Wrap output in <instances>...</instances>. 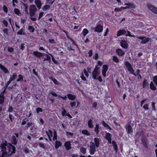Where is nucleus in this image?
I'll use <instances>...</instances> for the list:
<instances>
[{
  "mask_svg": "<svg viewBox=\"0 0 157 157\" xmlns=\"http://www.w3.org/2000/svg\"><path fill=\"white\" fill-rule=\"evenodd\" d=\"M124 5H126V6L125 7H121V9H123V10H124L125 9L129 8H135V6L133 5V4H132L131 3H125Z\"/></svg>",
  "mask_w": 157,
  "mask_h": 157,
  "instance_id": "nucleus-8",
  "label": "nucleus"
},
{
  "mask_svg": "<svg viewBox=\"0 0 157 157\" xmlns=\"http://www.w3.org/2000/svg\"><path fill=\"white\" fill-rule=\"evenodd\" d=\"M96 146L94 143L91 141L90 145V153L91 155H93L96 151Z\"/></svg>",
  "mask_w": 157,
  "mask_h": 157,
  "instance_id": "nucleus-5",
  "label": "nucleus"
},
{
  "mask_svg": "<svg viewBox=\"0 0 157 157\" xmlns=\"http://www.w3.org/2000/svg\"><path fill=\"white\" fill-rule=\"evenodd\" d=\"M50 94L52 95L53 96H55V97H56L58 96V95L57 94L53 91L49 92V94L50 95Z\"/></svg>",
  "mask_w": 157,
  "mask_h": 157,
  "instance_id": "nucleus-51",
  "label": "nucleus"
},
{
  "mask_svg": "<svg viewBox=\"0 0 157 157\" xmlns=\"http://www.w3.org/2000/svg\"><path fill=\"white\" fill-rule=\"evenodd\" d=\"M147 8L151 11L155 8L153 6L149 4H147Z\"/></svg>",
  "mask_w": 157,
  "mask_h": 157,
  "instance_id": "nucleus-36",
  "label": "nucleus"
},
{
  "mask_svg": "<svg viewBox=\"0 0 157 157\" xmlns=\"http://www.w3.org/2000/svg\"><path fill=\"white\" fill-rule=\"evenodd\" d=\"M83 72H84L85 75L87 77H88L89 76V74L88 73L86 69H84L83 70Z\"/></svg>",
  "mask_w": 157,
  "mask_h": 157,
  "instance_id": "nucleus-59",
  "label": "nucleus"
},
{
  "mask_svg": "<svg viewBox=\"0 0 157 157\" xmlns=\"http://www.w3.org/2000/svg\"><path fill=\"white\" fill-rule=\"evenodd\" d=\"M101 123L103 124L104 126L105 127L107 128L109 126L108 124L106 123L104 121H102Z\"/></svg>",
  "mask_w": 157,
  "mask_h": 157,
  "instance_id": "nucleus-54",
  "label": "nucleus"
},
{
  "mask_svg": "<svg viewBox=\"0 0 157 157\" xmlns=\"http://www.w3.org/2000/svg\"><path fill=\"white\" fill-rule=\"evenodd\" d=\"M2 23L6 27L7 26L8 23L7 21L4 20L2 21Z\"/></svg>",
  "mask_w": 157,
  "mask_h": 157,
  "instance_id": "nucleus-61",
  "label": "nucleus"
},
{
  "mask_svg": "<svg viewBox=\"0 0 157 157\" xmlns=\"http://www.w3.org/2000/svg\"><path fill=\"white\" fill-rule=\"evenodd\" d=\"M14 49L12 47H8V51L10 52H13Z\"/></svg>",
  "mask_w": 157,
  "mask_h": 157,
  "instance_id": "nucleus-50",
  "label": "nucleus"
},
{
  "mask_svg": "<svg viewBox=\"0 0 157 157\" xmlns=\"http://www.w3.org/2000/svg\"><path fill=\"white\" fill-rule=\"evenodd\" d=\"M61 143L60 141L58 140H56L55 142V147L56 149H58L59 147L61 146Z\"/></svg>",
  "mask_w": 157,
  "mask_h": 157,
  "instance_id": "nucleus-25",
  "label": "nucleus"
},
{
  "mask_svg": "<svg viewBox=\"0 0 157 157\" xmlns=\"http://www.w3.org/2000/svg\"><path fill=\"white\" fill-rule=\"evenodd\" d=\"M126 128L128 130V133H130L133 131V129L130 124H126L125 126Z\"/></svg>",
  "mask_w": 157,
  "mask_h": 157,
  "instance_id": "nucleus-12",
  "label": "nucleus"
},
{
  "mask_svg": "<svg viewBox=\"0 0 157 157\" xmlns=\"http://www.w3.org/2000/svg\"><path fill=\"white\" fill-rule=\"evenodd\" d=\"M113 61H114V62L118 63L119 62V60L118 59V58L116 56H113Z\"/></svg>",
  "mask_w": 157,
  "mask_h": 157,
  "instance_id": "nucleus-44",
  "label": "nucleus"
},
{
  "mask_svg": "<svg viewBox=\"0 0 157 157\" xmlns=\"http://www.w3.org/2000/svg\"><path fill=\"white\" fill-rule=\"evenodd\" d=\"M68 98L71 100H73L76 98V96L71 94H69L67 95Z\"/></svg>",
  "mask_w": 157,
  "mask_h": 157,
  "instance_id": "nucleus-20",
  "label": "nucleus"
},
{
  "mask_svg": "<svg viewBox=\"0 0 157 157\" xmlns=\"http://www.w3.org/2000/svg\"><path fill=\"white\" fill-rule=\"evenodd\" d=\"M148 85L149 83L147 82V80L146 79H144L143 84V88H147Z\"/></svg>",
  "mask_w": 157,
  "mask_h": 157,
  "instance_id": "nucleus-22",
  "label": "nucleus"
},
{
  "mask_svg": "<svg viewBox=\"0 0 157 157\" xmlns=\"http://www.w3.org/2000/svg\"><path fill=\"white\" fill-rule=\"evenodd\" d=\"M2 152L0 157L7 156L15 153L16 149L14 146L10 143H7L5 140H3L0 145Z\"/></svg>",
  "mask_w": 157,
  "mask_h": 157,
  "instance_id": "nucleus-1",
  "label": "nucleus"
},
{
  "mask_svg": "<svg viewBox=\"0 0 157 157\" xmlns=\"http://www.w3.org/2000/svg\"><path fill=\"white\" fill-rule=\"evenodd\" d=\"M88 124L89 128H92L94 127V125L93 124V120H89L88 121Z\"/></svg>",
  "mask_w": 157,
  "mask_h": 157,
  "instance_id": "nucleus-26",
  "label": "nucleus"
},
{
  "mask_svg": "<svg viewBox=\"0 0 157 157\" xmlns=\"http://www.w3.org/2000/svg\"><path fill=\"white\" fill-rule=\"evenodd\" d=\"M153 81L157 86V75L153 77Z\"/></svg>",
  "mask_w": 157,
  "mask_h": 157,
  "instance_id": "nucleus-39",
  "label": "nucleus"
},
{
  "mask_svg": "<svg viewBox=\"0 0 157 157\" xmlns=\"http://www.w3.org/2000/svg\"><path fill=\"white\" fill-rule=\"evenodd\" d=\"M121 45L123 48L126 49L128 47V44L126 41L122 40L121 42Z\"/></svg>",
  "mask_w": 157,
  "mask_h": 157,
  "instance_id": "nucleus-13",
  "label": "nucleus"
},
{
  "mask_svg": "<svg viewBox=\"0 0 157 157\" xmlns=\"http://www.w3.org/2000/svg\"><path fill=\"white\" fill-rule=\"evenodd\" d=\"M70 105L71 107H75V106L76 105V102L74 101L73 102H71L70 103Z\"/></svg>",
  "mask_w": 157,
  "mask_h": 157,
  "instance_id": "nucleus-57",
  "label": "nucleus"
},
{
  "mask_svg": "<svg viewBox=\"0 0 157 157\" xmlns=\"http://www.w3.org/2000/svg\"><path fill=\"white\" fill-rule=\"evenodd\" d=\"M80 151L83 154H85L86 153V149L84 147H81L80 149Z\"/></svg>",
  "mask_w": 157,
  "mask_h": 157,
  "instance_id": "nucleus-43",
  "label": "nucleus"
},
{
  "mask_svg": "<svg viewBox=\"0 0 157 157\" xmlns=\"http://www.w3.org/2000/svg\"><path fill=\"white\" fill-rule=\"evenodd\" d=\"M44 55L46 56L47 58L45 59L44 60H47L49 62H50L51 61L50 57L47 54H44Z\"/></svg>",
  "mask_w": 157,
  "mask_h": 157,
  "instance_id": "nucleus-45",
  "label": "nucleus"
},
{
  "mask_svg": "<svg viewBox=\"0 0 157 157\" xmlns=\"http://www.w3.org/2000/svg\"><path fill=\"white\" fill-rule=\"evenodd\" d=\"M123 34L126 36V31L124 29L120 30L117 33V36H119Z\"/></svg>",
  "mask_w": 157,
  "mask_h": 157,
  "instance_id": "nucleus-11",
  "label": "nucleus"
},
{
  "mask_svg": "<svg viewBox=\"0 0 157 157\" xmlns=\"http://www.w3.org/2000/svg\"><path fill=\"white\" fill-rule=\"evenodd\" d=\"M35 3L38 9H40L41 6V3L40 1V0H35Z\"/></svg>",
  "mask_w": 157,
  "mask_h": 157,
  "instance_id": "nucleus-18",
  "label": "nucleus"
},
{
  "mask_svg": "<svg viewBox=\"0 0 157 157\" xmlns=\"http://www.w3.org/2000/svg\"><path fill=\"white\" fill-rule=\"evenodd\" d=\"M4 96L3 92H1L0 94V104H2L4 102Z\"/></svg>",
  "mask_w": 157,
  "mask_h": 157,
  "instance_id": "nucleus-21",
  "label": "nucleus"
},
{
  "mask_svg": "<svg viewBox=\"0 0 157 157\" xmlns=\"http://www.w3.org/2000/svg\"><path fill=\"white\" fill-rule=\"evenodd\" d=\"M141 140L142 141V144L145 147H146L147 148H148L147 142L146 141V139L144 136L142 137L141 139Z\"/></svg>",
  "mask_w": 157,
  "mask_h": 157,
  "instance_id": "nucleus-9",
  "label": "nucleus"
},
{
  "mask_svg": "<svg viewBox=\"0 0 157 157\" xmlns=\"http://www.w3.org/2000/svg\"><path fill=\"white\" fill-rule=\"evenodd\" d=\"M82 132L83 134L86 135L87 136L90 135V133L87 130H82Z\"/></svg>",
  "mask_w": 157,
  "mask_h": 157,
  "instance_id": "nucleus-33",
  "label": "nucleus"
},
{
  "mask_svg": "<svg viewBox=\"0 0 157 157\" xmlns=\"http://www.w3.org/2000/svg\"><path fill=\"white\" fill-rule=\"evenodd\" d=\"M99 129V124H96L95 125V127L94 128V131L96 132V134L97 135H98V133L100 132Z\"/></svg>",
  "mask_w": 157,
  "mask_h": 157,
  "instance_id": "nucleus-24",
  "label": "nucleus"
},
{
  "mask_svg": "<svg viewBox=\"0 0 157 157\" xmlns=\"http://www.w3.org/2000/svg\"><path fill=\"white\" fill-rule=\"evenodd\" d=\"M71 142L70 141H67L65 142L64 144V146L67 150H69L71 149Z\"/></svg>",
  "mask_w": 157,
  "mask_h": 157,
  "instance_id": "nucleus-14",
  "label": "nucleus"
},
{
  "mask_svg": "<svg viewBox=\"0 0 157 157\" xmlns=\"http://www.w3.org/2000/svg\"><path fill=\"white\" fill-rule=\"evenodd\" d=\"M150 87L151 89L153 90H155L156 89V87L154 86L152 82H151L150 83Z\"/></svg>",
  "mask_w": 157,
  "mask_h": 157,
  "instance_id": "nucleus-31",
  "label": "nucleus"
},
{
  "mask_svg": "<svg viewBox=\"0 0 157 157\" xmlns=\"http://www.w3.org/2000/svg\"><path fill=\"white\" fill-rule=\"evenodd\" d=\"M49 79L53 81L55 84L58 85H59L58 84V81L56 78H53L52 77H50L49 78Z\"/></svg>",
  "mask_w": 157,
  "mask_h": 157,
  "instance_id": "nucleus-29",
  "label": "nucleus"
},
{
  "mask_svg": "<svg viewBox=\"0 0 157 157\" xmlns=\"http://www.w3.org/2000/svg\"><path fill=\"white\" fill-rule=\"evenodd\" d=\"M125 64L128 71L134 76H136V74L134 73V70L131 64L128 61H126L125 63Z\"/></svg>",
  "mask_w": 157,
  "mask_h": 157,
  "instance_id": "nucleus-3",
  "label": "nucleus"
},
{
  "mask_svg": "<svg viewBox=\"0 0 157 157\" xmlns=\"http://www.w3.org/2000/svg\"><path fill=\"white\" fill-rule=\"evenodd\" d=\"M23 5L24 6V10H25V12L27 14H29V13L28 10V6L26 4H25V3H23Z\"/></svg>",
  "mask_w": 157,
  "mask_h": 157,
  "instance_id": "nucleus-28",
  "label": "nucleus"
},
{
  "mask_svg": "<svg viewBox=\"0 0 157 157\" xmlns=\"http://www.w3.org/2000/svg\"><path fill=\"white\" fill-rule=\"evenodd\" d=\"M18 139H17L15 136H12L11 142L12 144L16 145L17 143Z\"/></svg>",
  "mask_w": 157,
  "mask_h": 157,
  "instance_id": "nucleus-16",
  "label": "nucleus"
},
{
  "mask_svg": "<svg viewBox=\"0 0 157 157\" xmlns=\"http://www.w3.org/2000/svg\"><path fill=\"white\" fill-rule=\"evenodd\" d=\"M66 135L67 136L69 137V136H74V133L71 132H66Z\"/></svg>",
  "mask_w": 157,
  "mask_h": 157,
  "instance_id": "nucleus-42",
  "label": "nucleus"
},
{
  "mask_svg": "<svg viewBox=\"0 0 157 157\" xmlns=\"http://www.w3.org/2000/svg\"><path fill=\"white\" fill-rule=\"evenodd\" d=\"M152 11L154 13L157 14V8L155 7L152 10Z\"/></svg>",
  "mask_w": 157,
  "mask_h": 157,
  "instance_id": "nucleus-64",
  "label": "nucleus"
},
{
  "mask_svg": "<svg viewBox=\"0 0 157 157\" xmlns=\"http://www.w3.org/2000/svg\"><path fill=\"white\" fill-rule=\"evenodd\" d=\"M128 34L126 33V36H129L130 37H134V36L130 34V32L129 31H128V30L127 31Z\"/></svg>",
  "mask_w": 157,
  "mask_h": 157,
  "instance_id": "nucleus-56",
  "label": "nucleus"
},
{
  "mask_svg": "<svg viewBox=\"0 0 157 157\" xmlns=\"http://www.w3.org/2000/svg\"><path fill=\"white\" fill-rule=\"evenodd\" d=\"M112 136L111 134L109 133H107L105 135V138L107 140H109L111 139Z\"/></svg>",
  "mask_w": 157,
  "mask_h": 157,
  "instance_id": "nucleus-30",
  "label": "nucleus"
},
{
  "mask_svg": "<svg viewBox=\"0 0 157 157\" xmlns=\"http://www.w3.org/2000/svg\"><path fill=\"white\" fill-rule=\"evenodd\" d=\"M116 52L117 54L120 56H123L125 54L124 51H122L121 49H117Z\"/></svg>",
  "mask_w": 157,
  "mask_h": 157,
  "instance_id": "nucleus-19",
  "label": "nucleus"
},
{
  "mask_svg": "<svg viewBox=\"0 0 157 157\" xmlns=\"http://www.w3.org/2000/svg\"><path fill=\"white\" fill-rule=\"evenodd\" d=\"M94 32H101L102 31L103 29V26L100 25H98L95 28H94Z\"/></svg>",
  "mask_w": 157,
  "mask_h": 157,
  "instance_id": "nucleus-7",
  "label": "nucleus"
},
{
  "mask_svg": "<svg viewBox=\"0 0 157 157\" xmlns=\"http://www.w3.org/2000/svg\"><path fill=\"white\" fill-rule=\"evenodd\" d=\"M152 11L154 13L157 14V8L155 7L152 10Z\"/></svg>",
  "mask_w": 157,
  "mask_h": 157,
  "instance_id": "nucleus-63",
  "label": "nucleus"
},
{
  "mask_svg": "<svg viewBox=\"0 0 157 157\" xmlns=\"http://www.w3.org/2000/svg\"><path fill=\"white\" fill-rule=\"evenodd\" d=\"M0 68L2 69L3 71L6 73H9V71L7 69L2 65L0 64Z\"/></svg>",
  "mask_w": 157,
  "mask_h": 157,
  "instance_id": "nucleus-23",
  "label": "nucleus"
},
{
  "mask_svg": "<svg viewBox=\"0 0 157 157\" xmlns=\"http://www.w3.org/2000/svg\"><path fill=\"white\" fill-rule=\"evenodd\" d=\"M108 69V67L107 65H105L103 66V70L102 71L106 72Z\"/></svg>",
  "mask_w": 157,
  "mask_h": 157,
  "instance_id": "nucleus-38",
  "label": "nucleus"
},
{
  "mask_svg": "<svg viewBox=\"0 0 157 157\" xmlns=\"http://www.w3.org/2000/svg\"><path fill=\"white\" fill-rule=\"evenodd\" d=\"M112 143L113 145V148L117 152V150L118 146L116 144V142L114 141H113L112 142Z\"/></svg>",
  "mask_w": 157,
  "mask_h": 157,
  "instance_id": "nucleus-27",
  "label": "nucleus"
},
{
  "mask_svg": "<svg viewBox=\"0 0 157 157\" xmlns=\"http://www.w3.org/2000/svg\"><path fill=\"white\" fill-rule=\"evenodd\" d=\"M28 119L25 118L23 119L22 121V122L21 123V124L22 125H24L25 124H26V123L27 121H28Z\"/></svg>",
  "mask_w": 157,
  "mask_h": 157,
  "instance_id": "nucleus-47",
  "label": "nucleus"
},
{
  "mask_svg": "<svg viewBox=\"0 0 157 157\" xmlns=\"http://www.w3.org/2000/svg\"><path fill=\"white\" fill-rule=\"evenodd\" d=\"M17 76V75L16 73H14L13 74L12 78H13V79L14 80Z\"/></svg>",
  "mask_w": 157,
  "mask_h": 157,
  "instance_id": "nucleus-60",
  "label": "nucleus"
},
{
  "mask_svg": "<svg viewBox=\"0 0 157 157\" xmlns=\"http://www.w3.org/2000/svg\"><path fill=\"white\" fill-rule=\"evenodd\" d=\"M88 33V31L86 29H83L82 31L81 34L83 33V36H85Z\"/></svg>",
  "mask_w": 157,
  "mask_h": 157,
  "instance_id": "nucleus-35",
  "label": "nucleus"
},
{
  "mask_svg": "<svg viewBox=\"0 0 157 157\" xmlns=\"http://www.w3.org/2000/svg\"><path fill=\"white\" fill-rule=\"evenodd\" d=\"M137 38L142 40L140 43L142 44H145L148 42L150 40V38L148 37H146L145 36H137Z\"/></svg>",
  "mask_w": 157,
  "mask_h": 157,
  "instance_id": "nucleus-6",
  "label": "nucleus"
},
{
  "mask_svg": "<svg viewBox=\"0 0 157 157\" xmlns=\"http://www.w3.org/2000/svg\"><path fill=\"white\" fill-rule=\"evenodd\" d=\"M155 103L154 102L152 103L151 106L152 107V109L153 110L155 111L156 110L155 108Z\"/></svg>",
  "mask_w": 157,
  "mask_h": 157,
  "instance_id": "nucleus-52",
  "label": "nucleus"
},
{
  "mask_svg": "<svg viewBox=\"0 0 157 157\" xmlns=\"http://www.w3.org/2000/svg\"><path fill=\"white\" fill-rule=\"evenodd\" d=\"M33 54L35 56L39 58L42 56L43 54L38 51H35L33 53Z\"/></svg>",
  "mask_w": 157,
  "mask_h": 157,
  "instance_id": "nucleus-15",
  "label": "nucleus"
},
{
  "mask_svg": "<svg viewBox=\"0 0 157 157\" xmlns=\"http://www.w3.org/2000/svg\"><path fill=\"white\" fill-rule=\"evenodd\" d=\"M8 29L7 28L4 29L3 30V31L4 33L6 34L7 36L8 35Z\"/></svg>",
  "mask_w": 157,
  "mask_h": 157,
  "instance_id": "nucleus-55",
  "label": "nucleus"
},
{
  "mask_svg": "<svg viewBox=\"0 0 157 157\" xmlns=\"http://www.w3.org/2000/svg\"><path fill=\"white\" fill-rule=\"evenodd\" d=\"M54 136H53V141H54L55 140H56L57 139V135L56 133V132L54 130Z\"/></svg>",
  "mask_w": 157,
  "mask_h": 157,
  "instance_id": "nucleus-41",
  "label": "nucleus"
},
{
  "mask_svg": "<svg viewBox=\"0 0 157 157\" xmlns=\"http://www.w3.org/2000/svg\"><path fill=\"white\" fill-rule=\"evenodd\" d=\"M50 7V6H49L46 5L44 6V7L43 8V9L44 10L46 11Z\"/></svg>",
  "mask_w": 157,
  "mask_h": 157,
  "instance_id": "nucleus-48",
  "label": "nucleus"
},
{
  "mask_svg": "<svg viewBox=\"0 0 157 157\" xmlns=\"http://www.w3.org/2000/svg\"><path fill=\"white\" fill-rule=\"evenodd\" d=\"M34 124V123H33L31 122H27V123L26 126H25V128L26 129H28L29 127L32 126Z\"/></svg>",
  "mask_w": 157,
  "mask_h": 157,
  "instance_id": "nucleus-32",
  "label": "nucleus"
},
{
  "mask_svg": "<svg viewBox=\"0 0 157 157\" xmlns=\"http://www.w3.org/2000/svg\"><path fill=\"white\" fill-rule=\"evenodd\" d=\"M100 67L96 66L93 71L91 76L94 79H98L97 77L99 75L100 72L99 69Z\"/></svg>",
  "mask_w": 157,
  "mask_h": 157,
  "instance_id": "nucleus-2",
  "label": "nucleus"
},
{
  "mask_svg": "<svg viewBox=\"0 0 157 157\" xmlns=\"http://www.w3.org/2000/svg\"><path fill=\"white\" fill-rule=\"evenodd\" d=\"M29 14L31 17L34 16L35 15V13L36 11V8L34 5H31L29 7Z\"/></svg>",
  "mask_w": 157,
  "mask_h": 157,
  "instance_id": "nucleus-4",
  "label": "nucleus"
},
{
  "mask_svg": "<svg viewBox=\"0 0 157 157\" xmlns=\"http://www.w3.org/2000/svg\"><path fill=\"white\" fill-rule=\"evenodd\" d=\"M29 29L30 32H33L34 31V29L32 26H29Z\"/></svg>",
  "mask_w": 157,
  "mask_h": 157,
  "instance_id": "nucleus-46",
  "label": "nucleus"
},
{
  "mask_svg": "<svg viewBox=\"0 0 157 157\" xmlns=\"http://www.w3.org/2000/svg\"><path fill=\"white\" fill-rule=\"evenodd\" d=\"M94 144L97 148L98 147L100 146L99 140L98 138H94Z\"/></svg>",
  "mask_w": 157,
  "mask_h": 157,
  "instance_id": "nucleus-17",
  "label": "nucleus"
},
{
  "mask_svg": "<svg viewBox=\"0 0 157 157\" xmlns=\"http://www.w3.org/2000/svg\"><path fill=\"white\" fill-rule=\"evenodd\" d=\"M140 71V70H139V69H138L137 70H136L137 74H136V75L135 76H138V78L141 79V76L140 75V74L139 73Z\"/></svg>",
  "mask_w": 157,
  "mask_h": 157,
  "instance_id": "nucleus-37",
  "label": "nucleus"
},
{
  "mask_svg": "<svg viewBox=\"0 0 157 157\" xmlns=\"http://www.w3.org/2000/svg\"><path fill=\"white\" fill-rule=\"evenodd\" d=\"M14 12L16 14L18 15H19L20 14L19 10L18 9H14Z\"/></svg>",
  "mask_w": 157,
  "mask_h": 157,
  "instance_id": "nucleus-49",
  "label": "nucleus"
},
{
  "mask_svg": "<svg viewBox=\"0 0 157 157\" xmlns=\"http://www.w3.org/2000/svg\"><path fill=\"white\" fill-rule=\"evenodd\" d=\"M81 77L83 81H86V78L84 76L83 74V73L81 74Z\"/></svg>",
  "mask_w": 157,
  "mask_h": 157,
  "instance_id": "nucleus-62",
  "label": "nucleus"
},
{
  "mask_svg": "<svg viewBox=\"0 0 157 157\" xmlns=\"http://www.w3.org/2000/svg\"><path fill=\"white\" fill-rule=\"evenodd\" d=\"M45 132L48 136L49 140L50 141H52V140L51 139V137L52 136V131L51 130H49L48 132L46 131Z\"/></svg>",
  "mask_w": 157,
  "mask_h": 157,
  "instance_id": "nucleus-10",
  "label": "nucleus"
},
{
  "mask_svg": "<svg viewBox=\"0 0 157 157\" xmlns=\"http://www.w3.org/2000/svg\"><path fill=\"white\" fill-rule=\"evenodd\" d=\"M36 112L37 113H38L39 112H42L43 111V110L42 109L40 108H37L36 109Z\"/></svg>",
  "mask_w": 157,
  "mask_h": 157,
  "instance_id": "nucleus-53",
  "label": "nucleus"
},
{
  "mask_svg": "<svg viewBox=\"0 0 157 157\" xmlns=\"http://www.w3.org/2000/svg\"><path fill=\"white\" fill-rule=\"evenodd\" d=\"M148 105L147 104H144L143 106V108L146 110H148L149 108L148 107Z\"/></svg>",
  "mask_w": 157,
  "mask_h": 157,
  "instance_id": "nucleus-58",
  "label": "nucleus"
},
{
  "mask_svg": "<svg viewBox=\"0 0 157 157\" xmlns=\"http://www.w3.org/2000/svg\"><path fill=\"white\" fill-rule=\"evenodd\" d=\"M47 53H48L49 55H50L51 56L52 61L54 62V63L55 64H58V62L55 59L52 55L51 54L49 53L48 52H47Z\"/></svg>",
  "mask_w": 157,
  "mask_h": 157,
  "instance_id": "nucleus-34",
  "label": "nucleus"
},
{
  "mask_svg": "<svg viewBox=\"0 0 157 157\" xmlns=\"http://www.w3.org/2000/svg\"><path fill=\"white\" fill-rule=\"evenodd\" d=\"M17 33L18 34H24L25 33L24 30L23 29H21L19 31H18Z\"/></svg>",
  "mask_w": 157,
  "mask_h": 157,
  "instance_id": "nucleus-40",
  "label": "nucleus"
}]
</instances>
